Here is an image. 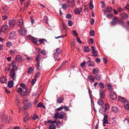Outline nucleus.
<instances>
[{
	"mask_svg": "<svg viewBox=\"0 0 129 129\" xmlns=\"http://www.w3.org/2000/svg\"><path fill=\"white\" fill-rule=\"evenodd\" d=\"M121 17L123 19H127L128 18V16L127 14L125 12H123L120 15Z\"/></svg>",
	"mask_w": 129,
	"mask_h": 129,
	"instance_id": "9d476101",
	"label": "nucleus"
},
{
	"mask_svg": "<svg viewBox=\"0 0 129 129\" xmlns=\"http://www.w3.org/2000/svg\"><path fill=\"white\" fill-rule=\"evenodd\" d=\"M99 85L100 88L103 89L104 88V86L103 83L100 82L99 83Z\"/></svg>",
	"mask_w": 129,
	"mask_h": 129,
	"instance_id": "49530a36",
	"label": "nucleus"
},
{
	"mask_svg": "<svg viewBox=\"0 0 129 129\" xmlns=\"http://www.w3.org/2000/svg\"><path fill=\"white\" fill-rule=\"evenodd\" d=\"M10 54L13 55H14L15 54V52L14 50H11L10 51Z\"/></svg>",
	"mask_w": 129,
	"mask_h": 129,
	"instance_id": "e2e57ef3",
	"label": "nucleus"
},
{
	"mask_svg": "<svg viewBox=\"0 0 129 129\" xmlns=\"http://www.w3.org/2000/svg\"><path fill=\"white\" fill-rule=\"evenodd\" d=\"M33 104L32 102L27 103L25 104L23 106L24 108L25 109H29L33 105Z\"/></svg>",
	"mask_w": 129,
	"mask_h": 129,
	"instance_id": "0eeeda50",
	"label": "nucleus"
},
{
	"mask_svg": "<svg viewBox=\"0 0 129 129\" xmlns=\"http://www.w3.org/2000/svg\"><path fill=\"white\" fill-rule=\"evenodd\" d=\"M32 41L34 43L37 44H39V41L36 38L34 37L32 38Z\"/></svg>",
	"mask_w": 129,
	"mask_h": 129,
	"instance_id": "5701e85b",
	"label": "nucleus"
},
{
	"mask_svg": "<svg viewBox=\"0 0 129 129\" xmlns=\"http://www.w3.org/2000/svg\"><path fill=\"white\" fill-rule=\"evenodd\" d=\"M118 18L117 16L114 17L112 21L111 22L110 24L111 26H114L116 25L118 20Z\"/></svg>",
	"mask_w": 129,
	"mask_h": 129,
	"instance_id": "39448f33",
	"label": "nucleus"
},
{
	"mask_svg": "<svg viewBox=\"0 0 129 129\" xmlns=\"http://www.w3.org/2000/svg\"><path fill=\"white\" fill-rule=\"evenodd\" d=\"M9 75L13 80H16V74L15 71L13 69L11 70L9 73Z\"/></svg>",
	"mask_w": 129,
	"mask_h": 129,
	"instance_id": "7ed1b4c3",
	"label": "nucleus"
},
{
	"mask_svg": "<svg viewBox=\"0 0 129 129\" xmlns=\"http://www.w3.org/2000/svg\"><path fill=\"white\" fill-rule=\"evenodd\" d=\"M40 72H38L35 74V78H38L40 75Z\"/></svg>",
	"mask_w": 129,
	"mask_h": 129,
	"instance_id": "603ef678",
	"label": "nucleus"
},
{
	"mask_svg": "<svg viewBox=\"0 0 129 129\" xmlns=\"http://www.w3.org/2000/svg\"><path fill=\"white\" fill-rule=\"evenodd\" d=\"M12 118L9 116H4L3 118V120L4 122L8 123L11 120Z\"/></svg>",
	"mask_w": 129,
	"mask_h": 129,
	"instance_id": "423d86ee",
	"label": "nucleus"
},
{
	"mask_svg": "<svg viewBox=\"0 0 129 129\" xmlns=\"http://www.w3.org/2000/svg\"><path fill=\"white\" fill-rule=\"evenodd\" d=\"M13 82L12 80H10L8 82V86L9 88H12L13 86Z\"/></svg>",
	"mask_w": 129,
	"mask_h": 129,
	"instance_id": "b1692460",
	"label": "nucleus"
},
{
	"mask_svg": "<svg viewBox=\"0 0 129 129\" xmlns=\"http://www.w3.org/2000/svg\"><path fill=\"white\" fill-rule=\"evenodd\" d=\"M99 72L98 69L97 68H94L92 71V73L94 74H95L98 73Z\"/></svg>",
	"mask_w": 129,
	"mask_h": 129,
	"instance_id": "cd10ccee",
	"label": "nucleus"
},
{
	"mask_svg": "<svg viewBox=\"0 0 129 129\" xmlns=\"http://www.w3.org/2000/svg\"><path fill=\"white\" fill-rule=\"evenodd\" d=\"M18 31L21 35L24 36L27 32V30L25 28H21L18 30Z\"/></svg>",
	"mask_w": 129,
	"mask_h": 129,
	"instance_id": "20e7f679",
	"label": "nucleus"
},
{
	"mask_svg": "<svg viewBox=\"0 0 129 129\" xmlns=\"http://www.w3.org/2000/svg\"><path fill=\"white\" fill-rule=\"evenodd\" d=\"M100 96L101 99H104L105 97V95L104 91V90L102 89L101 90L100 92Z\"/></svg>",
	"mask_w": 129,
	"mask_h": 129,
	"instance_id": "a211bd4d",
	"label": "nucleus"
},
{
	"mask_svg": "<svg viewBox=\"0 0 129 129\" xmlns=\"http://www.w3.org/2000/svg\"><path fill=\"white\" fill-rule=\"evenodd\" d=\"M62 8L63 9H66L67 8L66 4H63L62 5Z\"/></svg>",
	"mask_w": 129,
	"mask_h": 129,
	"instance_id": "3c124183",
	"label": "nucleus"
},
{
	"mask_svg": "<svg viewBox=\"0 0 129 129\" xmlns=\"http://www.w3.org/2000/svg\"><path fill=\"white\" fill-rule=\"evenodd\" d=\"M63 100V98L62 97H59L57 100V102L59 103H62V100Z\"/></svg>",
	"mask_w": 129,
	"mask_h": 129,
	"instance_id": "a19ab883",
	"label": "nucleus"
},
{
	"mask_svg": "<svg viewBox=\"0 0 129 129\" xmlns=\"http://www.w3.org/2000/svg\"><path fill=\"white\" fill-rule=\"evenodd\" d=\"M10 38L12 39L16 38V34L15 31H12L10 34Z\"/></svg>",
	"mask_w": 129,
	"mask_h": 129,
	"instance_id": "f8f14e48",
	"label": "nucleus"
},
{
	"mask_svg": "<svg viewBox=\"0 0 129 129\" xmlns=\"http://www.w3.org/2000/svg\"><path fill=\"white\" fill-rule=\"evenodd\" d=\"M107 87L108 90H112L113 89V87L111 85L108 84L107 85Z\"/></svg>",
	"mask_w": 129,
	"mask_h": 129,
	"instance_id": "ea45409f",
	"label": "nucleus"
},
{
	"mask_svg": "<svg viewBox=\"0 0 129 129\" xmlns=\"http://www.w3.org/2000/svg\"><path fill=\"white\" fill-rule=\"evenodd\" d=\"M87 64L89 66H93L94 65V64L92 62H91L89 60L87 62Z\"/></svg>",
	"mask_w": 129,
	"mask_h": 129,
	"instance_id": "79ce46f5",
	"label": "nucleus"
},
{
	"mask_svg": "<svg viewBox=\"0 0 129 129\" xmlns=\"http://www.w3.org/2000/svg\"><path fill=\"white\" fill-rule=\"evenodd\" d=\"M8 26L7 24H5L2 27V30L5 33L7 30Z\"/></svg>",
	"mask_w": 129,
	"mask_h": 129,
	"instance_id": "f3484780",
	"label": "nucleus"
},
{
	"mask_svg": "<svg viewBox=\"0 0 129 129\" xmlns=\"http://www.w3.org/2000/svg\"><path fill=\"white\" fill-rule=\"evenodd\" d=\"M16 103L17 105L18 106L19 102V100L18 96V95H16Z\"/></svg>",
	"mask_w": 129,
	"mask_h": 129,
	"instance_id": "4c0bfd02",
	"label": "nucleus"
},
{
	"mask_svg": "<svg viewBox=\"0 0 129 129\" xmlns=\"http://www.w3.org/2000/svg\"><path fill=\"white\" fill-rule=\"evenodd\" d=\"M56 126L54 124H51L49 125V129H56Z\"/></svg>",
	"mask_w": 129,
	"mask_h": 129,
	"instance_id": "58836bf2",
	"label": "nucleus"
},
{
	"mask_svg": "<svg viewBox=\"0 0 129 129\" xmlns=\"http://www.w3.org/2000/svg\"><path fill=\"white\" fill-rule=\"evenodd\" d=\"M90 35L91 36H93L94 35V31L93 30H91L90 31Z\"/></svg>",
	"mask_w": 129,
	"mask_h": 129,
	"instance_id": "052dcab7",
	"label": "nucleus"
},
{
	"mask_svg": "<svg viewBox=\"0 0 129 129\" xmlns=\"http://www.w3.org/2000/svg\"><path fill=\"white\" fill-rule=\"evenodd\" d=\"M41 67L40 65V62H37V64L36 65V68L37 70H39L41 69Z\"/></svg>",
	"mask_w": 129,
	"mask_h": 129,
	"instance_id": "e433bc0d",
	"label": "nucleus"
},
{
	"mask_svg": "<svg viewBox=\"0 0 129 129\" xmlns=\"http://www.w3.org/2000/svg\"><path fill=\"white\" fill-rule=\"evenodd\" d=\"M104 109L106 110H108L109 109V105L108 103H105L104 105V107H103Z\"/></svg>",
	"mask_w": 129,
	"mask_h": 129,
	"instance_id": "a878e982",
	"label": "nucleus"
},
{
	"mask_svg": "<svg viewBox=\"0 0 129 129\" xmlns=\"http://www.w3.org/2000/svg\"><path fill=\"white\" fill-rule=\"evenodd\" d=\"M66 17L67 18L70 19L71 18L72 16L70 14H68L66 15Z\"/></svg>",
	"mask_w": 129,
	"mask_h": 129,
	"instance_id": "680f3d73",
	"label": "nucleus"
},
{
	"mask_svg": "<svg viewBox=\"0 0 129 129\" xmlns=\"http://www.w3.org/2000/svg\"><path fill=\"white\" fill-rule=\"evenodd\" d=\"M109 95L110 98L112 100H114L117 98V95L116 94L113 92L111 91L109 93Z\"/></svg>",
	"mask_w": 129,
	"mask_h": 129,
	"instance_id": "6e6552de",
	"label": "nucleus"
},
{
	"mask_svg": "<svg viewBox=\"0 0 129 129\" xmlns=\"http://www.w3.org/2000/svg\"><path fill=\"white\" fill-rule=\"evenodd\" d=\"M56 122V120H54L53 121H52L51 120H48V123L51 124L52 123H55Z\"/></svg>",
	"mask_w": 129,
	"mask_h": 129,
	"instance_id": "864d4df0",
	"label": "nucleus"
},
{
	"mask_svg": "<svg viewBox=\"0 0 129 129\" xmlns=\"http://www.w3.org/2000/svg\"><path fill=\"white\" fill-rule=\"evenodd\" d=\"M17 24L20 27H22L23 26V20L22 19H19L18 20Z\"/></svg>",
	"mask_w": 129,
	"mask_h": 129,
	"instance_id": "4468645a",
	"label": "nucleus"
},
{
	"mask_svg": "<svg viewBox=\"0 0 129 129\" xmlns=\"http://www.w3.org/2000/svg\"><path fill=\"white\" fill-rule=\"evenodd\" d=\"M103 120L104 121L103 122V124L104 125V124L106 123V124H108V119H103Z\"/></svg>",
	"mask_w": 129,
	"mask_h": 129,
	"instance_id": "5fc2aeb1",
	"label": "nucleus"
},
{
	"mask_svg": "<svg viewBox=\"0 0 129 129\" xmlns=\"http://www.w3.org/2000/svg\"><path fill=\"white\" fill-rule=\"evenodd\" d=\"M106 110L104 109L103 107H100L99 109L100 112L103 115L105 114Z\"/></svg>",
	"mask_w": 129,
	"mask_h": 129,
	"instance_id": "412c9836",
	"label": "nucleus"
},
{
	"mask_svg": "<svg viewBox=\"0 0 129 129\" xmlns=\"http://www.w3.org/2000/svg\"><path fill=\"white\" fill-rule=\"evenodd\" d=\"M97 103L99 105L101 106H102L104 104L103 101L101 99H99L98 100Z\"/></svg>",
	"mask_w": 129,
	"mask_h": 129,
	"instance_id": "473e14b6",
	"label": "nucleus"
},
{
	"mask_svg": "<svg viewBox=\"0 0 129 129\" xmlns=\"http://www.w3.org/2000/svg\"><path fill=\"white\" fill-rule=\"evenodd\" d=\"M41 55L39 54L36 57V60L37 62H40V61L41 59Z\"/></svg>",
	"mask_w": 129,
	"mask_h": 129,
	"instance_id": "c85d7f7f",
	"label": "nucleus"
},
{
	"mask_svg": "<svg viewBox=\"0 0 129 129\" xmlns=\"http://www.w3.org/2000/svg\"><path fill=\"white\" fill-rule=\"evenodd\" d=\"M118 100L120 102L122 103L125 102L126 99L123 97L120 96H118Z\"/></svg>",
	"mask_w": 129,
	"mask_h": 129,
	"instance_id": "aec40b11",
	"label": "nucleus"
},
{
	"mask_svg": "<svg viewBox=\"0 0 129 129\" xmlns=\"http://www.w3.org/2000/svg\"><path fill=\"white\" fill-rule=\"evenodd\" d=\"M92 51V54L95 57V56H96L97 55V54H96V53L97 52V51L96 50H95Z\"/></svg>",
	"mask_w": 129,
	"mask_h": 129,
	"instance_id": "de8ad7c7",
	"label": "nucleus"
},
{
	"mask_svg": "<svg viewBox=\"0 0 129 129\" xmlns=\"http://www.w3.org/2000/svg\"><path fill=\"white\" fill-rule=\"evenodd\" d=\"M89 7L90 9L91 10H92L93 8V6L92 3H90V4L89 6Z\"/></svg>",
	"mask_w": 129,
	"mask_h": 129,
	"instance_id": "4d7b16f0",
	"label": "nucleus"
},
{
	"mask_svg": "<svg viewBox=\"0 0 129 129\" xmlns=\"http://www.w3.org/2000/svg\"><path fill=\"white\" fill-rule=\"evenodd\" d=\"M112 8L111 7H107V11L110 12L112 11Z\"/></svg>",
	"mask_w": 129,
	"mask_h": 129,
	"instance_id": "6e6d98bb",
	"label": "nucleus"
},
{
	"mask_svg": "<svg viewBox=\"0 0 129 129\" xmlns=\"http://www.w3.org/2000/svg\"><path fill=\"white\" fill-rule=\"evenodd\" d=\"M27 88L19 87L18 88L17 91L21 96H24L26 95L27 94Z\"/></svg>",
	"mask_w": 129,
	"mask_h": 129,
	"instance_id": "f257e3e1",
	"label": "nucleus"
},
{
	"mask_svg": "<svg viewBox=\"0 0 129 129\" xmlns=\"http://www.w3.org/2000/svg\"><path fill=\"white\" fill-rule=\"evenodd\" d=\"M82 11V8L79 7L75 9L74 10V13L75 14H80Z\"/></svg>",
	"mask_w": 129,
	"mask_h": 129,
	"instance_id": "9b49d317",
	"label": "nucleus"
},
{
	"mask_svg": "<svg viewBox=\"0 0 129 129\" xmlns=\"http://www.w3.org/2000/svg\"><path fill=\"white\" fill-rule=\"evenodd\" d=\"M86 62L85 61H84L81 63L80 64V66L82 68H83L85 66V65L86 64Z\"/></svg>",
	"mask_w": 129,
	"mask_h": 129,
	"instance_id": "09e8293b",
	"label": "nucleus"
},
{
	"mask_svg": "<svg viewBox=\"0 0 129 129\" xmlns=\"http://www.w3.org/2000/svg\"><path fill=\"white\" fill-rule=\"evenodd\" d=\"M15 60L17 62H19L22 60V57L20 55H17L15 57Z\"/></svg>",
	"mask_w": 129,
	"mask_h": 129,
	"instance_id": "dca6fc26",
	"label": "nucleus"
},
{
	"mask_svg": "<svg viewBox=\"0 0 129 129\" xmlns=\"http://www.w3.org/2000/svg\"><path fill=\"white\" fill-rule=\"evenodd\" d=\"M43 104L42 103L40 102L37 105V106L39 107H41L43 105Z\"/></svg>",
	"mask_w": 129,
	"mask_h": 129,
	"instance_id": "69168bd1",
	"label": "nucleus"
},
{
	"mask_svg": "<svg viewBox=\"0 0 129 129\" xmlns=\"http://www.w3.org/2000/svg\"><path fill=\"white\" fill-rule=\"evenodd\" d=\"M12 43L10 41L8 42L6 44V46L8 48H10L12 46Z\"/></svg>",
	"mask_w": 129,
	"mask_h": 129,
	"instance_id": "c9c22d12",
	"label": "nucleus"
},
{
	"mask_svg": "<svg viewBox=\"0 0 129 129\" xmlns=\"http://www.w3.org/2000/svg\"><path fill=\"white\" fill-rule=\"evenodd\" d=\"M38 116L36 114H35L33 116V120H35L38 118Z\"/></svg>",
	"mask_w": 129,
	"mask_h": 129,
	"instance_id": "8fccbe9b",
	"label": "nucleus"
},
{
	"mask_svg": "<svg viewBox=\"0 0 129 129\" xmlns=\"http://www.w3.org/2000/svg\"><path fill=\"white\" fill-rule=\"evenodd\" d=\"M124 124L127 125H129V119L127 118H125L123 121Z\"/></svg>",
	"mask_w": 129,
	"mask_h": 129,
	"instance_id": "bb28decb",
	"label": "nucleus"
},
{
	"mask_svg": "<svg viewBox=\"0 0 129 129\" xmlns=\"http://www.w3.org/2000/svg\"><path fill=\"white\" fill-rule=\"evenodd\" d=\"M84 50L86 52H88L89 51V49L88 46H85L84 48Z\"/></svg>",
	"mask_w": 129,
	"mask_h": 129,
	"instance_id": "37998d69",
	"label": "nucleus"
},
{
	"mask_svg": "<svg viewBox=\"0 0 129 129\" xmlns=\"http://www.w3.org/2000/svg\"><path fill=\"white\" fill-rule=\"evenodd\" d=\"M29 117L28 116H26L23 119V121L24 122H25L28 119Z\"/></svg>",
	"mask_w": 129,
	"mask_h": 129,
	"instance_id": "774afa93",
	"label": "nucleus"
},
{
	"mask_svg": "<svg viewBox=\"0 0 129 129\" xmlns=\"http://www.w3.org/2000/svg\"><path fill=\"white\" fill-rule=\"evenodd\" d=\"M118 23L120 25H123L124 22L121 19H119L118 20Z\"/></svg>",
	"mask_w": 129,
	"mask_h": 129,
	"instance_id": "c03bdc74",
	"label": "nucleus"
},
{
	"mask_svg": "<svg viewBox=\"0 0 129 129\" xmlns=\"http://www.w3.org/2000/svg\"><path fill=\"white\" fill-rule=\"evenodd\" d=\"M68 3L69 7L73 8L74 6V0H68Z\"/></svg>",
	"mask_w": 129,
	"mask_h": 129,
	"instance_id": "ddd939ff",
	"label": "nucleus"
},
{
	"mask_svg": "<svg viewBox=\"0 0 129 129\" xmlns=\"http://www.w3.org/2000/svg\"><path fill=\"white\" fill-rule=\"evenodd\" d=\"M9 23L10 27H14L16 25L15 20L14 19H12L10 20L9 21Z\"/></svg>",
	"mask_w": 129,
	"mask_h": 129,
	"instance_id": "1a4fd4ad",
	"label": "nucleus"
},
{
	"mask_svg": "<svg viewBox=\"0 0 129 129\" xmlns=\"http://www.w3.org/2000/svg\"><path fill=\"white\" fill-rule=\"evenodd\" d=\"M34 71V68L30 67L28 69V72L29 74H30L33 73Z\"/></svg>",
	"mask_w": 129,
	"mask_h": 129,
	"instance_id": "2f4dec72",
	"label": "nucleus"
},
{
	"mask_svg": "<svg viewBox=\"0 0 129 129\" xmlns=\"http://www.w3.org/2000/svg\"><path fill=\"white\" fill-rule=\"evenodd\" d=\"M112 110L115 113L117 112L118 111V109L116 107H112Z\"/></svg>",
	"mask_w": 129,
	"mask_h": 129,
	"instance_id": "72a5a7b5",
	"label": "nucleus"
},
{
	"mask_svg": "<svg viewBox=\"0 0 129 129\" xmlns=\"http://www.w3.org/2000/svg\"><path fill=\"white\" fill-rule=\"evenodd\" d=\"M73 33L75 36H78L77 34L76 30H73L72 31Z\"/></svg>",
	"mask_w": 129,
	"mask_h": 129,
	"instance_id": "0e129e2a",
	"label": "nucleus"
},
{
	"mask_svg": "<svg viewBox=\"0 0 129 129\" xmlns=\"http://www.w3.org/2000/svg\"><path fill=\"white\" fill-rule=\"evenodd\" d=\"M59 116V113L58 112H57L54 114V116L53 117V118L56 121V120L57 118H58V117Z\"/></svg>",
	"mask_w": 129,
	"mask_h": 129,
	"instance_id": "393cba45",
	"label": "nucleus"
},
{
	"mask_svg": "<svg viewBox=\"0 0 129 129\" xmlns=\"http://www.w3.org/2000/svg\"><path fill=\"white\" fill-rule=\"evenodd\" d=\"M124 107L126 110L129 111V102H126V104L124 105Z\"/></svg>",
	"mask_w": 129,
	"mask_h": 129,
	"instance_id": "c756f323",
	"label": "nucleus"
},
{
	"mask_svg": "<svg viewBox=\"0 0 129 129\" xmlns=\"http://www.w3.org/2000/svg\"><path fill=\"white\" fill-rule=\"evenodd\" d=\"M102 60H103V61L106 64L108 62V61L105 58H103Z\"/></svg>",
	"mask_w": 129,
	"mask_h": 129,
	"instance_id": "338daca9",
	"label": "nucleus"
},
{
	"mask_svg": "<svg viewBox=\"0 0 129 129\" xmlns=\"http://www.w3.org/2000/svg\"><path fill=\"white\" fill-rule=\"evenodd\" d=\"M68 24L69 26H71L72 25L73 22L72 21L69 20L68 22Z\"/></svg>",
	"mask_w": 129,
	"mask_h": 129,
	"instance_id": "13d9d810",
	"label": "nucleus"
},
{
	"mask_svg": "<svg viewBox=\"0 0 129 129\" xmlns=\"http://www.w3.org/2000/svg\"><path fill=\"white\" fill-rule=\"evenodd\" d=\"M61 52V49L59 48H57L54 51V57L55 59V61L58 60L60 59V58L58 56Z\"/></svg>",
	"mask_w": 129,
	"mask_h": 129,
	"instance_id": "f03ea898",
	"label": "nucleus"
},
{
	"mask_svg": "<svg viewBox=\"0 0 129 129\" xmlns=\"http://www.w3.org/2000/svg\"><path fill=\"white\" fill-rule=\"evenodd\" d=\"M95 79L97 80H100L101 79L100 75L99 74L95 75Z\"/></svg>",
	"mask_w": 129,
	"mask_h": 129,
	"instance_id": "f704fd0d",
	"label": "nucleus"
},
{
	"mask_svg": "<svg viewBox=\"0 0 129 129\" xmlns=\"http://www.w3.org/2000/svg\"><path fill=\"white\" fill-rule=\"evenodd\" d=\"M47 43V40L44 39H40L39 40V43H42L45 44Z\"/></svg>",
	"mask_w": 129,
	"mask_h": 129,
	"instance_id": "7c9ffc66",
	"label": "nucleus"
},
{
	"mask_svg": "<svg viewBox=\"0 0 129 129\" xmlns=\"http://www.w3.org/2000/svg\"><path fill=\"white\" fill-rule=\"evenodd\" d=\"M11 64L12 67H14V66H16V62L15 61L13 60L11 63Z\"/></svg>",
	"mask_w": 129,
	"mask_h": 129,
	"instance_id": "a18cd8bd",
	"label": "nucleus"
},
{
	"mask_svg": "<svg viewBox=\"0 0 129 129\" xmlns=\"http://www.w3.org/2000/svg\"><path fill=\"white\" fill-rule=\"evenodd\" d=\"M87 80L88 81L90 82H93L95 81L94 77L91 75H89L88 76Z\"/></svg>",
	"mask_w": 129,
	"mask_h": 129,
	"instance_id": "2eb2a0df",
	"label": "nucleus"
},
{
	"mask_svg": "<svg viewBox=\"0 0 129 129\" xmlns=\"http://www.w3.org/2000/svg\"><path fill=\"white\" fill-rule=\"evenodd\" d=\"M65 113L63 111L61 112L60 114V115L58 117V118L62 119L63 118V116L65 115Z\"/></svg>",
	"mask_w": 129,
	"mask_h": 129,
	"instance_id": "4be33fe9",
	"label": "nucleus"
},
{
	"mask_svg": "<svg viewBox=\"0 0 129 129\" xmlns=\"http://www.w3.org/2000/svg\"><path fill=\"white\" fill-rule=\"evenodd\" d=\"M36 80L35 79H33L31 82V83L32 85H34V84L35 83Z\"/></svg>",
	"mask_w": 129,
	"mask_h": 129,
	"instance_id": "bf43d9fd",
	"label": "nucleus"
},
{
	"mask_svg": "<svg viewBox=\"0 0 129 129\" xmlns=\"http://www.w3.org/2000/svg\"><path fill=\"white\" fill-rule=\"evenodd\" d=\"M0 81L3 83H6L7 82L6 78L4 76H3L0 79Z\"/></svg>",
	"mask_w": 129,
	"mask_h": 129,
	"instance_id": "6ab92c4d",
	"label": "nucleus"
}]
</instances>
